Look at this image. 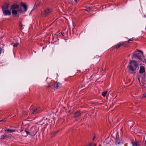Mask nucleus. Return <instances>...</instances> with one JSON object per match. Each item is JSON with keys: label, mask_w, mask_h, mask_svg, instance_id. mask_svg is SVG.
Returning <instances> with one entry per match:
<instances>
[{"label": "nucleus", "mask_w": 146, "mask_h": 146, "mask_svg": "<svg viewBox=\"0 0 146 146\" xmlns=\"http://www.w3.org/2000/svg\"><path fill=\"white\" fill-rule=\"evenodd\" d=\"M12 13L13 15L16 16L24 14L27 11V7L26 4L21 3L20 6L17 4L12 5L11 7Z\"/></svg>", "instance_id": "obj_1"}, {"label": "nucleus", "mask_w": 146, "mask_h": 146, "mask_svg": "<svg viewBox=\"0 0 146 146\" xmlns=\"http://www.w3.org/2000/svg\"><path fill=\"white\" fill-rule=\"evenodd\" d=\"M137 66V62L133 60L130 61L128 66L130 72L131 74L135 73Z\"/></svg>", "instance_id": "obj_2"}, {"label": "nucleus", "mask_w": 146, "mask_h": 146, "mask_svg": "<svg viewBox=\"0 0 146 146\" xmlns=\"http://www.w3.org/2000/svg\"><path fill=\"white\" fill-rule=\"evenodd\" d=\"M139 52H140L143 55V52L139 50L133 52L131 55V58L132 59H136L137 60V62H140L142 60L141 57L139 55Z\"/></svg>", "instance_id": "obj_3"}, {"label": "nucleus", "mask_w": 146, "mask_h": 146, "mask_svg": "<svg viewBox=\"0 0 146 146\" xmlns=\"http://www.w3.org/2000/svg\"><path fill=\"white\" fill-rule=\"evenodd\" d=\"M139 73L140 74H143V76L142 77L141 81L143 85H146V81L145 80V68L143 66H141L140 67L139 70Z\"/></svg>", "instance_id": "obj_4"}, {"label": "nucleus", "mask_w": 146, "mask_h": 146, "mask_svg": "<svg viewBox=\"0 0 146 146\" xmlns=\"http://www.w3.org/2000/svg\"><path fill=\"white\" fill-rule=\"evenodd\" d=\"M116 135H117L116 138L115 139V144L118 146H120L124 143V141L122 139L119 138L117 137V133Z\"/></svg>", "instance_id": "obj_5"}, {"label": "nucleus", "mask_w": 146, "mask_h": 146, "mask_svg": "<svg viewBox=\"0 0 146 146\" xmlns=\"http://www.w3.org/2000/svg\"><path fill=\"white\" fill-rule=\"evenodd\" d=\"M113 140L109 137L106 139L104 142V144L106 146H110L112 144Z\"/></svg>", "instance_id": "obj_6"}, {"label": "nucleus", "mask_w": 146, "mask_h": 146, "mask_svg": "<svg viewBox=\"0 0 146 146\" xmlns=\"http://www.w3.org/2000/svg\"><path fill=\"white\" fill-rule=\"evenodd\" d=\"M35 128L34 127H32L31 128V131H32V132H30L29 131H26L25 133L27 134V135H31V133H35V134H36L37 132V131L34 130Z\"/></svg>", "instance_id": "obj_7"}, {"label": "nucleus", "mask_w": 146, "mask_h": 146, "mask_svg": "<svg viewBox=\"0 0 146 146\" xmlns=\"http://www.w3.org/2000/svg\"><path fill=\"white\" fill-rule=\"evenodd\" d=\"M51 10L50 9L47 8L42 12L43 14L45 16L47 15L51 11Z\"/></svg>", "instance_id": "obj_8"}, {"label": "nucleus", "mask_w": 146, "mask_h": 146, "mask_svg": "<svg viewBox=\"0 0 146 146\" xmlns=\"http://www.w3.org/2000/svg\"><path fill=\"white\" fill-rule=\"evenodd\" d=\"M9 4L8 3H5L3 5L2 7V11L5 10H7L9 8Z\"/></svg>", "instance_id": "obj_9"}, {"label": "nucleus", "mask_w": 146, "mask_h": 146, "mask_svg": "<svg viewBox=\"0 0 146 146\" xmlns=\"http://www.w3.org/2000/svg\"><path fill=\"white\" fill-rule=\"evenodd\" d=\"M3 14L5 16L10 15H11V13L10 11L8 9L3 10Z\"/></svg>", "instance_id": "obj_10"}, {"label": "nucleus", "mask_w": 146, "mask_h": 146, "mask_svg": "<svg viewBox=\"0 0 146 146\" xmlns=\"http://www.w3.org/2000/svg\"><path fill=\"white\" fill-rule=\"evenodd\" d=\"M40 110L39 109L36 108L33 110L32 114H36L40 112Z\"/></svg>", "instance_id": "obj_11"}, {"label": "nucleus", "mask_w": 146, "mask_h": 146, "mask_svg": "<svg viewBox=\"0 0 146 146\" xmlns=\"http://www.w3.org/2000/svg\"><path fill=\"white\" fill-rule=\"evenodd\" d=\"M81 115V113L79 111H78L75 113L74 117L76 118H78L80 117Z\"/></svg>", "instance_id": "obj_12"}, {"label": "nucleus", "mask_w": 146, "mask_h": 146, "mask_svg": "<svg viewBox=\"0 0 146 146\" xmlns=\"http://www.w3.org/2000/svg\"><path fill=\"white\" fill-rule=\"evenodd\" d=\"M15 130H12L10 129L7 128L5 130V131L8 133H13L15 131Z\"/></svg>", "instance_id": "obj_13"}, {"label": "nucleus", "mask_w": 146, "mask_h": 146, "mask_svg": "<svg viewBox=\"0 0 146 146\" xmlns=\"http://www.w3.org/2000/svg\"><path fill=\"white\" fill-rule=\"evenodd\" d=\"M9 136L6 134H3L1 135V137H0V139H5L6 138H7Z\"/></svg>", "instance_id": "obj_14"}, {"label": "nucleus", "mask_w": 146, "mask_h": 146, "mask_svg": "<svg viewBox=\"0 0 146 146\" xmlns=\"http://www.w3.org/2000/svg\"><path fill=\"white\" fill-rule=\"evenodd\" d=\"M132 144L133 146H140L139 143L137 142H133Z\"/></svg>", "instance_id": "obj_15"}, {"label": "nucleus", "mask_w": 146, "mask_h": 146, "mask_svg": "<svg viewBox=\"0 0 146 146\" xmlns=\"http://www.w3.org/2000/svg\"><path fill=\"white\" fill-rule=\"evenodd\" d=\"M124 45V44L123 42L121 43H119L116 45V48H119L121 45Z\"/></svg>", "instance_id": "obj_16"}, {"label": "nucleus", "mask_w": 146, "mask_h": 146, "mask_svg": "<svg viewBox=\"0 0 146 146\" xmlns=\"http://www.w3.org/2000/svg\"><path fill=\"white\" fill-rule=\"evenodd\" d=\"M60 84V83L57 82L54 85V87L56 89H57L59 86Z\"/></svg>", "instance_id": "obj_17"}, {"label": "nucleus", "mask_w": 146, "mask_h": 146, "mask_svg": "<svg viewBox=\"0 0 146 146\" xmlns=\"http://www.w3.org/2000/svg\"><path fill=\"white\" fill-rule=\"evenodd\" d=\"M107 91H104L102 92V95L103 97H105Z\"/></svg>", "instance_id": "obj_18"}, {"label": "nucleus", "mask_w": 146, "mask_h": 146, "mask_svg": "<svg viewBox=\"0 0 146 146\" xmlns=\"http://www.w3.org/2000/svg\"><path fill=\"white\" fill-rule=\"evenodd\" d=\"M19 26L21 27V29H23V26H25V25H23L22 23L21 22H20V23H19Z\"/></svg>", "instance_id": "obj_19"}, {"label": "nucleus", "mask_w": 146, "mask_h": 146, "mask_svg": "<svg viewBox=\"0 0 146 146\" xmlns=\"http://www.w3.org/2000/svg\"><path fill=\"white\" fill-rule=\"evenodd\" d=\"M91 10V9L90 7H88L86 9V11H89Z\"/></svg>", "instance_id": "obj_20"}, {"label": "nucleus", "mask_w": 146, "mask_h": 146, "mask_svg": "<svg viewBox=\"0 0 146 146\" xmlns=\"http://www.w3.org/2000/svg\"><path fill=\"white\" fill-rule=\"evenodd\" d=\"M19 45V44L18 43H15L13 45V46L14 47H17Z\"/></svg>", "instance_id": "obj_21"}, {"label": "nucleus", "mask_w": 146, "mask_h": 146, "mask_svg": "<svg viewBox=\"0 0 146 146\" xmlns=\"http://www.w3.org/2000/svg\"><path fill=\"white\" fill-rule=\"evenodd\" d=\"M142 62L146 64V60L145 59L144 60H143Z\"/></svg>", "instance_id": "obj_22"}, {"label": "nucleus", "mask_w": 146, "mask_h": 146, "mask_svg": "<svg viewBox=\"0 0 146 146\" xmlns=\"http://www.w3.org/2000/svg\"><path fill=\"white\" fill-rule=\"evenodd\" d=\"M96 137L95 135L93 136V138H92V140H93V141H94V139H95V138H96Z\"/></svg>", "instance_id": "obj_23"}, {"label": "nucleus", "mask_w": 146, "mask_h": 146, "mask_svg": "<svg viewBox=\"0 0 146 146\" xmlns=\"http://www.w3.org/2000/svg\"><path fill=\"white\" fill-rule=\"evenodd\" d=\"M6 120H5V119H3V120H1L0 121V122H2V121H3V122H5L6 121Z\"/></svg>", "instance_id": "obj_24"}, {"label": "nucleus", "mask_w": 146, "mask_h": 146, "mask_svg": "<svg viewBox=\"0 0 146 146\" xmlns=\"http://www.w3.org/2000/svg\"><path fill=\"white\" fill-rule=\"evenodd\" d=\"M133 40V39L132 38H130L129 39V40H128V42H129L130 41H132Z\"/></svg>", "instance_id": "obj_25"}, {"label": "nucleus", "mask_w": 146, "mask_h": 146, "mask_svg": "<svg viewBox=\"0 0 146 146\" xmlns=\"http://www.w3.org/2000/svg\"><path fill=\"white\" fill-rule=\"evenodd\" d=\"M36 5V7H37L39 6V4L38 3L36 4V3H35V6Z\"/></svg>", "instance_id": "obj_26"}, {"label": "nucleus", "mask_w": 146, "mask_h": 146, "mask_svg": "<svg viewBox=\"0 0 146 146\" xmlns=\"http://www.w3.org/2000/svg\"><path fill=\"white\" fill-rule=\"evenodd\" d=\"M93 143V146H96V144L94 143Z\"/></svg>", "instance_id": "obj_27"}, {"label": "nucleus", "mask_w": 146, "mask_h": 146, "mask_svg": "<svg viewBox=\"0 0 146 146\" xmlns=\"http://www.w3.org/2000/svg\"><path fill=\"white\" fill-rule=\"evenodd\" d=\"M61 34H62V36H64V33H61Z\"/></svg>", "instance_id": "obj_28"}, {"label": "nucleus", "mask_w": 146, "mask_h": 146, "mask_svg": "<svg viewBox=\"0 0 146 146\" xmlns=\"http://www.w3.org/2000/svg\"><path fill=\"white\" fill-rule=\"evenodd\" d=\"M138 80L139 82H140V78H138Z\"/></svg>", "instance_id": "obj_29"}, {"label": "nucleus", "mask_w": 146, "mask_h": 146, "mask_svg": "<svg viewBox=\"0 0 146 146\" xmlns=\"http://www.w3.org/2000/svg\"><path fill=\"white\" fill-rule=\"evenodd\" d=\"M24 131L26 132V131H27V129H25L24 130Z\"/></svg>", "instance_id": "obj_30"}, {"label": "nucleus", "mask_w": 146, "mask_h": 146, "mask_svg": "<svg viewBox=\"0 0 146 146\" xmlns=\"http://www.w3.org/2000/svg\"><path fill=\"white\" fill-rule=\"evenodd\" d=\"M78 0H74V1H75V2H77V1Z\"/></svg>", "instance_id": "obj_31"}, {"label": "nucleus", "mask_w": 146, "mask_h": 146, "mask_svg": "<svg viewBox=\"0 0 146 146\" xmlns=\"http://www.w3.org/2000/svg\"><path fill=\"white\" fill-rule=\"evenodd\" d=\"M3 36H2L1 37V38H3Z\"/></svg>", "instance_id": "obj_32"}, {"label": "nucleus", "mask_w": 146, "mask_h": 146, "mask_svg": "<svg viewBox=\"0 0 146 146\" xmlns=\"http://www.w3.org/2000/svg\"><path fill=\"white\" fill-rule=\"evenodd\" d=\"M145 117L146 118V115Z\"/></svg>", "instance_id": "obj_33"}]
</instances>
